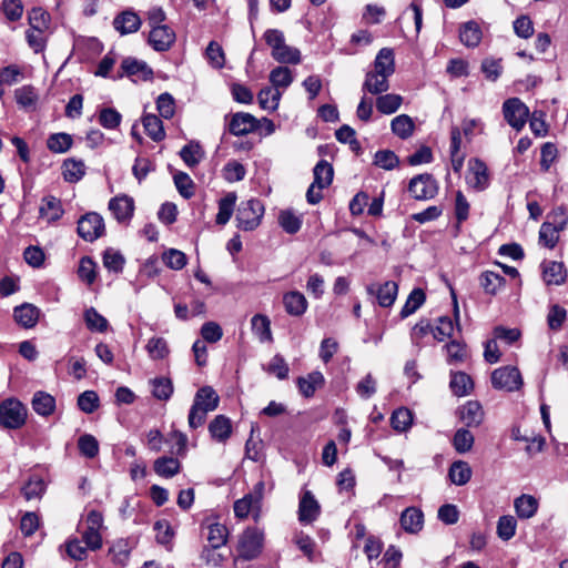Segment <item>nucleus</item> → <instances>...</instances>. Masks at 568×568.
<instances>
[{
    "label": "nucleus",
    "mask_w": 568,
    "mask_h": 568,
    "mask_svg": "<svg viewBox=\"0 0 568 568\" xmlns=\"http://www.w3.org/2000/svg\"><path fill=\"white\" fill-rule=\"evenodd\" d=\"M263 38L271 48V55L280 63L298 64L301 51L285 43L284 33L278 29H267Z\"/></svg>",
    "instance_id": "obj_1"
},
{
    "label": "nucleus",
    "mask_w": 568,
    "mask_h": 568,
    "mask_svg": "<svg viewBox=\"0 0 568 568\" xmlns=\"http://www.w3.org/2000/svg\"><path fill=\"white\" fill-rule=\"evenodd\" d=\"M264 211L263 203L257 199L241 202L235 216L237 227L243 231L255 230L261 224Z\"/></svg>",
    "instance_id": "obj_2"
},
{
    "label": "nucleus",
    "mask_w": 568,
    "mask_h": 568,
    "mask_svg": "<svg viewBox=\"0 0 568 568\" xmlns=\"http://www.w3.org/2000/svg\"><path fill=\"white\" fill-rule=\"evenodd\" d=\"M27 407L17 398L0 403V425L7 429H19L27 420Z\"/></svg>",
    "instance_id": "obj_3"
},
{
    "label": "nucleus",
    "mask_w": 568,
    "mask_h": 568,
    "mask_svg": "<svg viewBox=\"0 0 568 568\" xmlns=\"http://www.w3.org/2000/svg\"><path fill=\"white\" fill-rule=\"evenodd\" d=\"M523 384L521 374L515 366L499 367L491 373V385L495 389L511 393L519 390Z\"/></svg>",
    "instance_id": "obj_4"
},
{
    "label": "nucleus",
    "mask_w": 568,
    "mask_h": 568,
    "mask_svg": "<svg viewBox=\"0 0 568 568\" xmlns=\"http://www.w3.org/2000/svg\"><path fill=\"white\" fill-rule=\"evenodd\" d=\"M506 122L516 131H521L530 115L528 106L519 98H509L503 103Z\"/></svg>",
    "instance_id": "obj_5"
},
{
    "label": "nucleus",
    "mask_w": 568,
    "mask_h": 568,
    "mask_svg": "<svg viewBox=\"0 0 568 568\" xmlns=\"http://www.w3.org/2000/svg\"><path fill=\"white\" fill-rule=\"evenodd\" d=\"M264 534L253 527L243 531L239 540V555L243 559L252 560L256 558L263 548Z\"/></svg>",
    "instance_id": "obj_6"
},
{
    "label": "nucleus",
    "mask_w": 568,
    "mask_h": 568,
    "mask_svg": "<svg viewBox=\"0 0 568 568\" xmlns=\"http://www.w3.org/2000/svg\"><path fill=\"white\" fill-rule=\"evenodd\" d=\"M77 231L79 236L84 241L93 242L104 234L105 226L103 217L95 212L87 213L78 221Z\"/></svg>",
    "instance_id": "obj_7"
},
{
    "label": "nucleus",
    "mask_w": 568,
    "mask_h": 568,
    "mask_svg": "<svg viewBox=\"0 0 568 568\" xmlns=\"http://www.w3.org/2000/svg\"><path fill=\"white\" fill-rule=\"evenodd\" d=\"M408 191L414 199L418 201H426L434 199L437 195L438 184L430 174H419L409 181Z\"/></svg>",
    "instance_id": "obj_8"
},
{
    "label": "nucleus",
    "mask_w": 568,
    "mask_h": 568,
    "mask_svg": "<svg viewBox=\"0 0 568 568\" xmlns=\"http://www.w3.org/2000/svg\"><path fill=\"white\" fill-rule=\"evenodd\" d=\"M366 292L371 296H375L381 307H390L397 297L398 285L394 281H386L383 284L371 283L366 286Z\"/></svg>",
    "instance_id": "obj_9"
},
{
    "label": "nucleus",
    "mask_w": 568,
    "mask_h": 568,
    "mask_svg": "<svg viewBox=\"0 0 568 568\" xmlns=\"http://www.w3.org/2000/svg\"><path fill=\"white\" fill-rule=\"evenodd\" d=\"M468 170L467 183L470 187L481 192L489 186L488 168L484 161L479 159L469 160Z\"/></svg>",
    "instance_id": "obj_10"
},
{
    "label": "nucleus",
    "mask_w": 568,
    "mask_h": 568,
    "mask_svg": "<svg viewBox=\"0 0 568 568\" xmlns=\"http://www.w3.org/2000/svg\"><path fill=\"white\" fill-rule=\"evenodd\" d=\"M175 32L169 26L151 28L148 42L158 52L168 51L175 42Z\"/></svg>",
    "instance_id": "obj_11"
},
{
    "label": "nucleus",
    "mask_w": 568,
    "mask_h": 568,
    "mask_svg": "<svg viewBox=\"0 0 568 568\" xmlns=\"http://www.w3.org/2000/svg\"><path fill=\"white\" fill-rule=\"evenodd\" d=\"M258 126L260 121L255 116L246 112H237L232 115L229 131L235 136H241L254 132Z\"/></svg>",
    "instance_id": "obj_12"
},
{
    "label": "nucleus",
    "mask_w": 568,
    "mask_h": 568,
    "mask_svg": "<svg viewBox=\"0 0 568 568\" xmlns=\"http://www.w3.org/2000/svg\"><path fill=\"white\" fill-rule=\"evenodd\" d=\"M321 507L314 495L306 490L298 505V520L302 524H311L320 516Z\"/></svg>",
    "instance_id": "obj_13"
},
{
    "label": "nucleus",
    "mask_w": 568,
    "mask_h": 568,
    "mask_svg": "<svg viewBox=\"0 0 568 568\" xmlns=\"http://www.w3.org/2000/svg\"><path fill=\"white\" fill-rule=\"evenodd\" d=\"M109 210L119 222L129 221L134 212V201L128 195L115 196L110 200Z\"/></svg>",
    "instance_id": "obj_14"
},
{
    "label": "nucleus",
    "mask_w": 568,
    "mask_h": 568,
    "mask_svg": "<svg viewBox=\"0 0 568 568\" xmlns=\"http://www.w3.org/2000/svg\"><path fill=\"white\" fill-rule=\"evenodd\" d=\"M542 280L547 285H561L566 281V268L564 263L545 261L541 263Z\"/></svg>",
    "instance_id": "obj_15"
},
{
    "label": "nucleus",
    "mask_w": 568,
    "mask_h": 568,
    "mask_svg": "<svg viewBox=\"0 0 568 568\" xmlns=\"http://www.w3.org/2000/svg\"><path fill=\"white\" fill-rule=\"evenodd\" d=\"M399 523L402 528L409 534H417L424 526V514L417 507H407L403 510Z\"/></svg>",
    "instance_id": "obj_16"
},
{
    "label": "nucleus",
    "mask_w": 568,
    "mask_h": 568,
    "mask_svg": "<svg viewBox=\"0 0 568 568\" xmlns=\"http://www.w3.org/2000/svg\"><path fill=\"white\" fill-rule=\"evenodd\" d=\"M324 384L325 378L320 371H313L307 376H301L296 379L298 390L305 398L313 397L315 392L322 388Z\"/></svg>",
    "instance_id": "obj_17"
},
{
    "label": "nucleus",
    "mask_w": 568,
    "mask_h": 568,
    "mask_svg": "<svg viewBox=\"0 0 568 568\" xmlns=\"http://www.w3.org/2000/svg\"><path fill=\"white\" fill-rule=\"evenodd\" d=\"M141 18L132 10H125L118 14L113 20V27L121 34L136 32L141 27Z\"/></svg>",
    "instance_id": "obj_18"
},
{
    "label": "nucleus",
    "mask_w": 568,
    "mask_h": 568,
    "mask_svg": "<svg viewBox=\"0 0 568 568\" xmlns=\"http://www.w3.org/2000/svg\"><path fill=\"white\" fill-rule=\"evenodd\" d=\"M483 38V31L479 23L475 20L462 23L459 27V39L468 48H476Z\"/></svg>",
    "instance_id": "obj_19"
},
{
    "label": "nucleus",
    "mask_w": 568,
    "mask_h": 568,
    "mask_svg": "<svg viewBox=\"0 0 568 568\" xmlns=\"http://www.w3.org/2000/svg\"><path fill=\"white\" fill-rule=\"evenodd\" d=\"M283 304L291 316H302L307 310V301L298 291H291L284 294Z\"/></svg>",
    "instance_id": "obj_20"
},
{
    "label": "nucleus",
    "mask_w": 568,
    "mask_h": 568,
    "mask_svg": "<svg viewBox=\"0 0 568 568\" xmlns=\"http://www.w3.org/2000/svg\"><path fill=\"white\" fill-rule=\"evenodd\" d=\"M13 317L19 325L31 328L38 323L39 310L32 304L24 303L14 307Z\"/></svg>",
    "instance_id": "obj_21"
},
{
    "label": "nucleus",
    "mask_w": 568,
    "mask_h": 568,
    "mask_svg": "<svg viewBox=\"0 0 568 568\" xmlns=\"http://www.w3.org/2000/svg\"><path fill=\"white\" fill-rule=\"evenodd\" d=\"M209 432L216 442H226L232 434L231 419L224 415L215 416L209 424Z\"/></svg>",
    "instance_id": "obj_22"
},
{
    "label": "nucleus",
    "mask_w": 568,
    "mask_h": 568,
    "mask_svg": "<svg viewBox=\"0 0 568 568\" xmlns=\"http://www.w3.org/2000/svg\"><path fill=\"white\" fill-rule=\"evenodd\" d=\"M389 89L388 78L375 71H368L362 87L364 92L381 95Z\"/></svg>",
    "instance_id": "obj_23"
},
{
    "label": "nucleus",
    "mask_w": 568,
    "mask_h": 568,
    "mask_svg": "<svg viewBox=\"0 0 568 568\" xmlns=\"http://www.w3.org/2000/svg\"><path fill=\"white\" fill-rule=\"evenodd\" d=\"M31 405L38 415L48 417L55 410V398L47 392L38 390L33 394Z\"/></svg>",
    "instance_id": "obj_24"
},
{
    "label": "nucleus",
    "mask_w": 568,
    "mask_h": 568,
    "mask_svg": "<svg viewBox=\"0 0 568 568\" xmlns=\"http://www.w3.org/2000/svg\"><path fill=\"white\" fill-rule=\"evenodd\" d=\"M483 408L477 400H468L460 407L459 417L467 427H476L483 420Z\"/></svg>",
    "instance_id": "obj_25"
},
{
    "label": "nucleus",
    "mask_w": 568,
    "mask_h": 568,
    "mask_svg": "<svg viewBox=\"0 0 568 568\" xmlns=\"http://www.w3.org/2000/svg\"><path fill=\"white\" fill-rule=\"evenodd\" d=\"M63 207L61 201L53 196L48 195L42 199V204L39 209L40 216L48 222H55L63 215Z\"/></svg>",
    "instance_id": "obj_26"
},
{
    "label": "nucleus",
    "mask_w": 568,
    "mask_h": 568,
    "mask_svg": "<svg viewBox=\"0 0 568 568\" xmlns=\"http://www.w3.org/2000/svg\"><path fill=\"white\" fill-rule=\"evenodd\" d=\"M514 507L520 519H529L536 515L539 503L534 496L523 494L515 499Z\"/></svg>",
    "instance_id": "obj_27"
},
{
    "label": "nucleus",
    "mask_w": 568,
    "mask_h": 568,
    "mask_svg": "<svg viewBox=\"0 0 568 568\" xmlns=\"http://www.w3.org/2000/svg\"><path fill=\"white\" fill-rule=\"evenodd\" d=\"M373 71L381 73L387 78L395 72L394 51L389 48H383L377 53L374 61Z\"/></svg>",
    "instance_id": "obj_28"
},
{
    "label": "nucleus",
    "mask_w": 568,
    "mask_h": 568,
    "mask_svg": "<svg viewBox=\"0 0 568 568\" xmlns=\"http://www.w3.org/2000/svg\"><path fill=\"white\" fill-rule=\"evenodd\" d=\"M153 468L160 477L172 478L180 473L181 463L178 458L162 456L154 460Z\"/></svg>",
    "instance_id": "obj_29"
},
{
    "label": "nucleus",
    "mask_w": 568,
    "mask_h": 568,
    "mask_svg": "<svg viewBox=\"0 0 568 568\" xmlns=\"http://www.w3.org/2000/svg\"><path fill=\"white\" fill-rule=\"evenodd\" d=\"M61 169L64 181L69 183L79 182L85 174L84 162L73 158L65 159Z\"/></svg>",
    "instance_id": "obj_30"
},
{
    "label": "nucleus",
    "mask_w": 568,
    "mask_h": 568,
    "mask_svg": "<svg viewBox=\"0 0 568 568\" xmlns=\"http://www.w3.org/2000/svg\"><path fill=\"white\" fill-rule=\"evenodd\" d=\"M149 384L151 386L152 395L159 400L166 402L173 395L174 387L171 378L169 377H154L149 381Z\"/></svg>",
    "instance_id": "obj_31"
},
{
    "label": "nucleus",
    "mask_w": 568,
    "mask_h": 568,
    "mask_svg": "<svg viewBox=\"0 0 568 568\" xmlns=\"http://www.w3.org/2000/svg\"><path fill=\"white\" fill-rule=\"evenodd\" d=\"M449 387L456 396H466L474 388V383L468 374L455 372L450 375Z\"/></svg>",
    "instance_id": "obj_32"
},
{
    "label": "nucleus",
    "mask_w": 568,
    "mask_h": 568,
    "mask_svg": "<svg viewBox=\"0 0 568 568\" xmlns=\"http://www.w3.org/2000/svg\"><path fill=\"white\" fill-rule=\"evenodd\" d=\"M471 474L470 466L464 460L454 462L448 470L450 481L457 486L467 484L471 478Z\"/></svg>",
    "instance_id": "obj_33"
},
{
    "label": "nucleus",
    "mask_w": 568,
    "mask_h": 568,
    "mask_svg": "<svg viewBox=\"0 0 568 568\" xmlns=\"http://www.w3.org/2000/svg\"><path fill=\"white\" fill-rule=\"evenodd\" d=\"M252 331L260 342H272L271 321L266 315L256 314L251 320Z\"/></svg>",
    "instance_id": "obj_34"
},
{
    "label": "nucleus",
    "mask_w": 568,
    "mask_h": 568,
    "mask_svg": "<svg viewBox=\"0 0 568 568\" xmlns=\"http://www.w3.org/2000/svg\"><path fill=\"white\" fill-rule=\"evenodd\" d=\"M200 395V408H203L206 412H213L217 408L220 403V397L215 389L212 386H203L197 389L195 393L193 402H197Z\"/></svg>",
    "instance_id": "obj_35"
},
{
    "label": "nucleus",
    "mask_w": 568,
    "mask_h": 568,
    "mask_svg": "<svg viewBox=\"0 0 568 568\" xmlns=\"http://www.w3.org/2000/svg\"><path fill=\"white\" fill-rule=\"evenodd\" d=\"M390 129L395 135H397L402 140H406L413 135L415 124L409 115L400 114L392 120Z\"/></svg>",
    "instance_id": "obj_36"
},
{
    "label": "nucleus",
    "mask_w": 568,
    "mask_h": 568,
    "mask_svg": "<svg viewBox=\"0 0 568 568\" xmlns=\"http://www.w3.org/2000/svg\"><path fill=\"white\" fill-rule=\"evenodd\" d=\"M73 144L72 135L64 132L52 133L47 139V148L52 153H65Z\"/></svg>",
    "instance_id": "obj_37"
},
{
    "label": "nucleus",
    "mask_w": 568,
    "mask_h": 568,
    "mask_svg": "<svg viewBox=\"0 0 568 568\" xmlns=\"http://www.w3.org/2000/svg\"><path fill=\"white\" fill-rule=\"evenodd\" d=\"M479 283L485 293L495 295L505 285V278L493 271H485L479 276Z\"/></svg>",
    "instance_id": "obj_38"
},
{
    "label": "nucleus",
    "mask_w": 568,
    "mask_h": 568,
    "mask_svg": "<svg viewBox=\"0 0 568 568\" xmlns=\"http://www.w3.org/2000/svg\"><path fill=\"white\" fill-rule=\"evenodd\" d=\"M270 82L274 90H285L293 82L294 78L287 67H276L270 72Z\"/></svg>",
    "instance_id": "obj_39"
},
{
    "label": "nucleus",
    "mask_w": 568,
    "mask_h": 568,
    "mask_svg": "<svg viewBox=\"0 0 568 568\" xmlns=\"http://www.w3.org/2000/svg\"><path fill=\"white\" fill-rule=\"evenodd\" d=\"M236 199V194L234 192H230L219 201V212L216 215L217 224L225 225L230 221L234 212Z\"/></svg>",
    "instance_id": "obj_40"
},
{
    "label": "nucleus",
    "mask_w": 568,
    "mask_h": 568,
    "mask_svg": "<svg viewBox=\"0 0 568 568\" xmlns=\"http://www.w3.org/2000/svg\"><path fill=\"white\" fill-rule=\"evenodd\" d=\"M403 98L399 94L387 93L381 94L376 99V108L378 112L383 114H393L395 113L402 105Z\"/></svg>",
    "instance_id": "obj_41"
},
{
    "label": "nucleus",
    "mask_w": 568,
    "mask_h": 568,
    "mask_svg": "<svg viewBox=\"0 0 568 568\" xmlns=\"http://www.w3.org/2000/svg\"><path fill=\"white\" fill-rule=\"evenodd\" d=\"M425 292L422 288H414L409 293L404 306L400 310V317L406 318L414 314L425 303Z\"/></svg>",
    "instance_id": "obj_42"
},
{
    "label": "nucleus",
    "mask_w": 568,
    "mask_h": 568,
    "mask_svg": "<svg viewBox=\"0 0 568 568\" xmlns=\"http://www.w3.org/2000/svg\"><path fill=\"white\" fill-rule=\"evenodd\" d=\"M260 509L258 495H245L243 498L234 503V514L239 518H246L253 510Z\"/></svg>",
    "instance_id": "obj_43"
},
{
    "label": "nucleus",
    "mask_w": 568,
    "mask_h": 568,
    "mask_svg": "<svg viewBox=\"0 0 568 568\" xmlns=\"http://www.w3.org/2000/svg\"><path fill=\"white\" fill-rule=\"evenodd\" d=\"M121 70L120 78L124 74L129 77L142 74L144 78L152 74V70L148 68L145 62L134 58H125L121 63Z\"/></svg>",
    "instance_id": "obj_44"
},
{
    "label": "nucleus",
    "mask_w": 568,
    "mask_h": 568,
    "mask_svg": "<svg viewBox=\"0 0 568 568\" xmlns=\"http://www.w3.org/2000/svg\"><path fill=\"white\" fill-rule=\"evenodd\" d=\"M314 181L320 187H328L333 181L334 169L326 160H321L313 169Z\"/></svg>",
    "instance_id": "obj_45"
},
{
    "label": "nucleus",
    "mask_w": 568,
    "mask_h": 568,
    "mask_svg": "<svg viewBox=\"0 0 568 568\" xmlns=\"http://www.w3.org/2000/svg\"><path fill=\"white\" fill-rule=\"evenodd\" d=\"M143 126L146 134L155 142H160L165 138L163 123L160 118L154 114H146L143 116Z\"/></svg>",
    "instance_id": "obj_46"
},
{
    "label": "nucleus",
    "mask_w": 568,
    "mask_h": 568,
    "mask_svg": "<svg viewBox=\"0 0 568 568\" xmlns=\"http://www.w3.org/2000/svg\"><path fill=\"white\" fill-rule=\"evenodd\" d=\"M207 541L210 544V548L219 549L224 546L227 541V528L219 523H213L207 526Z\"/></svg>",
    "instance_id": "obj_47"
},
{
    "label": "nucleus",
    "mask_w": 568,
    "mask_h": 568,
    "mask_svg": "<svg viewBox=\"0 0 568 568\" xmlns=\"http://www.w3.org/2000/svg\"><path fill=\"white\" fill-rule=\"evenodd\" d=\"M282 92L273 88H263L258 94L257 100L262 109L267 111H275L278 106Z\"/></svg>",
    "instance_id": "obj_48"
},
{
    "label": "nucleus",
    "mask_w": 568,
    "mask_h": 568,
    "mask_svg": "<svg viewBox=\"0 0 568 568\" xmlns=\"http://www.w3.org/2000/svg\"><path fill=\"white\" fill-rule=\"evenodd\" d=\"M83 317L85 325L90 331L104 333L108 329V320L102 316L94 307L85 310Z\"/></svg>",
    "instance_id": "obj_49"
},
{
    "label": "nucleus",
    "mask_w": 568,
    "mask_h": 568,
    "mask_svg": "<svg viewBox=\"0 0 568 568\" xmlns=\"http://www.w3.org/2000/svg\"><path fill=\"white\" fill-rule=\"evenodd\" d=\"M180 156L187 166L193 168L203 158V150L197 142H190L181 149Z\"/></svg>",
    "instance_id": "obj_50"
},
{
    "label": "nucleus",
    "mask_w": 568,
    "mask_h": 568,
    "mask_svg": "<svg viewBox=\"0 0 568 568\" xmlns=\"http://www.w3.org/2000/svg\"><path fill=\"white\" fill-rule=\"evenodd\" d=\"M281 227L288 234H295L302 226V219L292 210H283L278 214Z\"/></svg>",
    "instance_id": "obj_51"
},
{
    "label": "nucleus",
    "mask_w": 568,
    "mask_h": 568,
    "mask_svg": "<svg viewBox=\"0 0 568 568\" xmlns=\"http://www.w3.org/2000/svg\"><path fill=\"white\" fill-rule=\"evenodd\" d=\"M561 230L554 224L544 222L539 230V243L547 248H554L559 240Z\"/></svg>",
    "instance_id": "obj_52"
},
{
    "label": "nucleus",
    "mask_w": 568,
    "mask_h": 568,
    "mask_svg": "<svg viewBox=\"0 0 568 568\" xmlns=\"http://www.w3.org/2000/svg\"><path fill=\"white\" fill-rule=\"evenodd\" d=\"M125 263L124 256L113 248H108L103 253L104 267L114 273H121Z\"/></svg>",
    "instance_id": "obj_53"
},
{
    "label": "nucleus",
    "mask_w": 568,
    "mask_h": 568,
    "mask_svg": "<svg viewBox=\"0 0 568 568\" xmlns=\"http://www.w3.org/2000/svg\"><path fill=\"white\" fill-rule=\"evenodd\" d=\"M45 490V484L42 478L34 476L21 488V494L27 500L37 499Z\"/></svg>",
    "instance_id": "obj_54"
},
{
    "label": "nucleus",
    "mask_w": 568,
    "mask_h": 568,
    "mask_svg": "<svg viewBox=\"0 0 568 568\" xmlns=\"http://www.w3.org/2000/svg\"><path fill=\"white\" fill-rule=\"evenodd\" d=\"M145 349L152 359H163L170 353L168 343L163 337L150 338Z\"/></svg>",
    "instance_id": "obj_55"
},
{
    "label": "nucleus",
    "mask_w": 568,
    "mask_h": 568,
    "mask_svg": "<svg viewBox=\"0 0 568 568\" xmlns=\"http://www.w3.org/2000/svg\"><path fill=\"white\" fill-rule=\"evenodd\" d=\"M78 448L82 456L92 459L99 454V442L93 435L84 434L78 439Z\"/></svg>",
    "instance_id": "obj_56"
},
{
    "label": "nucleus",
    "mask_w": 568,
    "mask_h": 568,
    "mask_svg": "<svg viewBox=\"0 0 568 568\" xmlns=\"http://www.w3.org/2000/svg\"><path fill=\"white\" fill-rule=\"evenodd\" d=\"M45 31L47 30H42V29L38 30V29H32V28H29L26 31L27 42H28L29 47L36 53L43 52L47 47Z\"/></svg>",
    "instance_id": "obj_57"
},
{
    "label": "nucleus",
    "mask_w": 568,
    "mask_h": 568,
    "mask_svg": "<svg viewBox=\"0 0 568 568\" xmlns=\"http://www.w3.org/2000/svg\"><path fill=\"white\" fill-rule=\"evenodd\" d=\"M517 521L515 517L505 515L497 523V535L503 540L511 539L516 534Z\"/></svg>",
    "instance_id": "obj_58"
},
{
    "label": "nucleus",
    "mask_w": 568,
    "mask_h": 568,
    "mask_svg": "<svg viewBox=\"0 0 568 568\" xmlns=\"http://www.w3.org/2000/svg\"><path fill=\"white\" fill-rule=\"evenodd\" d=\"M165 265L172 270H182L187 262L186 255L176 248H169L162 255Z\"/></svg>",
    "instance_id": "obj_59"
},
{
    "label": "nucleus",
    "mask_w": 568,
    "mask_h": 568,
    "mask_svg": "<svg viewBox=\"0 0 568 568\" xmlns=\"http://www.w3.org/2000/svg\"><path fill=\"white\" fill-rule=\"evenodd\" d=\"M413 416L409 409L407 408H398L396 409L390 417L392 427L398 432H405L412 425Z\"/></svg>",
    "instance_id": "obj_60"
},
{
    "label": "nucleus",
    "mask_w": 568,
    "mask_h": 568,
    "mask_svg": "<svg viewBox=\"0 0 568 568\" xmlns=\"http://www.w3.org/2000/svg\"><path fill=\"white\" fill-rule=\"evenodd\" d=\"M453 445L459 454H465L471 449L474 445V436L468 429L460 428L454 436Z\"/></svg>",
    "instance_id": "obj_61"
},
{
    "label": "nucleus",
    "mask_w": 568,
    "mask_h": 568,
    "mask_svg": "<svg viewBox=\"0 0 568 568\" xmlns=\"http://www.w3.org/2000/svg\"><path fill=\"white\" fill-rule=\"evenodd\" d=\"M209 63L215 69H222L225 64V55L222 47L216 41H211L205 50Z\"/></svg>",
    "instance_id": "obj_62"
},
{
    "label": "nucleus",
    "mask_w": 568,
    "mask_h": 568,
    "mask_svg": "<svg viewBox=\"0 0 568 568\" xmlns=\"http://www.w3.org/2000/svg\"><path fill=\"white\" fill-rule=\"evenodd\" d=\"M545 118L546 113L540 110H535L529 115V126L536 136H546L548 134V124Z\"/></svg>",
    "instance_id": "obj_63"
},
{
    "label": "nucleus",
    "mask_w": 568,
    "mask_h": 568,
    "mask_svg": "<svg viewBox=\"0 0 568 568\" xmlns=\"http://www.w3.org/2000/svg\"><path fill=\"white\" fill-rule=\"evenodd\" d=\"M29 24L32 29L48 30L50 26V14L41 8H33L28 14Z\"/></svg>",
    "instance_id": "obj_64"
}]
</instances>
